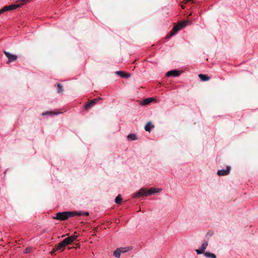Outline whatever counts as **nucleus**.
I'll return each instance as SVG.
<instances>
[{
  "label": "nucleus",
  "mask_w": 258,
  "mask_h": 258,
  "mask_svg": "<svg viewBox=\"0 0 258 258\" xmlns=\"http://www.w3.org/2000/svg\"><path fill=\"white\" fill-rule=\"evenodd\" d=\"M161 189L160 188H156L155 187L151 188L149 190L146 189L141 188L138 192L133 194L134 198H138L142 196H148L151 194H154L159 192Z\"/></svg>",
  "instance_id": "1"
},
{
  "label": "nucleus",
  "mask_w": 258,
  "mask_h": 258,
  "mask_svg": "<svg viewBox=\"0 0 258 258\" xmlns=\"http://www.w3.org/2000/svg\"><path fill=\"white\" fill-rule=\"evenodd\" d=\"M73 215V214L72 211L59 212L56 214V216L54 218L60 220H65L70 217H72Z\"/></svg>",
  "instance_id": "2"
},
{
  "label": "nucleus",
  "mask_w": 258,
  "mask_h": 258,
  "mask_svg": "<svg viewBox=\"0 0 258 258\" xmlns=\"http://www.w3.org/2000/svg\"><path fill=\"white\" fill-rule=\"evenodd\" d=\"M181 29L182 26L180 25L179 23L174 25L172 29L171 33L167 36V39H169L172 36L175 35L177 33V32Z\"/></svg>",
  "instance_id": "3"
},
{
  "label": "nucleus",
  "mask_w": 258,
  "mask_h": 258,
  "mask_svg": "<svg viewBox=\"0 0 258 258\" xmlns=\"http://www.w3.org/2000/svg\"><path fill=\"white\" fill-rule=\"evenodd\" d=\"M4 52L8 59V61L7 62V63H9L10 62L14 61L17 59L18 57L16 55L11 54L10 52H7L6 51H4Z\"/></svg>",
  "instance_id": "4"
},
{
  "label": "nucleus",
  "mask_w": 258,
  "mask_h": 258,
  "mask_svg": "<svg viewBox=\"0 0 258 258\" xmlns=\"http://www.w3.org/2000/svg\"><path fill=\"white\" fill-rule=\"evenodd\" d=\"M230 167L229 166H226V169H221L219 170L217 172V174L219 176H224V175H227L230 173Z\"/></svg>",
  "instance_id": "5"
},
{
  "label": "nucleus",
  "mask_w": 258,
  "mask_h": 258,
  "mask_svg": "<svg viewBox=\"0 0 258 258\" xmlns=\"http://www.w3.org/2000/svg\"><path fill=\"white\" fill-rule=\"evenodd\" d=\"M179 75L180 72L177 70H173L166 73V76L167 77H178Z\"/></svg>",
  "instance_id": "6"
},
{
  "label": "nucleus",
  "mask_w": 258,
  "mask_h": 258,
  "mask_svg": "<svg viewBox=\"0 0 258 258\" xmlns=\"http://www.w3.org/2000/svg\"><path fill=\"white\" fill-rule=\"evenodd\" d=\"M99 100H100V98L95 99L88 102L85 105V109L88 110L92 108L95 104H96L97 102Z\"/></svg>",
  "instance_id": "7"
},
{
  "label": "nucleus",
  "mask_w": 258,
  "mask_h": 258,
  "mask_svg": "<svg viewBox=\"0 0 258 258\" xmlns=\"http://www.w3.org/2000/svg\"><path fill=\"white\" fill-rule=\"evenodd\" d=\"M208 241H205L204 242L201 247L198 249H196V252L198 254H202L203 253H205L204 251L205 250V249L207 248V246H208Z\"/></svg>",
  "instance_id": "8"
},
{
  "label": "nucleus",
  "mask_w": 258,
  "mask_h": 258,
  "mask_svg": "<svg viewBox=\"0 0 258 258\" xmlns=\"http://www.w3.org/2000/svg\"><path fill=\"white\" fill-rule=\"evenodd\" d=\"M72 212L73 214V217H74L75 216H88L89 215V213L87 211H72Z\"/></svg>",
  "instance_id": "9"
},
{
  "label": "nucleus",
  "mask_w": 258,
  "mask_h": 258,
  "mask_svg": "<svg viewBox=\"0 0 258 258\" xmlns=\"http://www.w3.org/2000/svg\"><path fill=\"white\" fill-rule=\"evenodd\" d=\"M68 245L65 242L64 240L61 241L60 243L58 244V245L54 248L53 251H55L58 250H60L63 249L66 246Z\"/></svg>",
  "instance_id": "10"
},
{
  "label": "nucleus",
  "mask_w": 258,
  "mask_h": 258,
  "mask_svg": "<svg viewBox=\"0 0 258 258\" xmlns=\"http://www.w3.org/2000/svg\"><path fill=\"white\" fill-rule=\"evenodd\" d=\"M78 236H71L69 237L65 238L64 241L67 244V245L73 243L77 238Z\"/></svg>",
  "instance_id": "11"
},
{
  "label": "nucleus",
  "mask_w": 258,
  "mask_h": 258,
  "mask_svg": "<svg viewBox=\"0 0 258 258\" xmlns=\"http://www.w3.org/2000/svg\"><path fill=\"white\" fill-rule=\"evenodd\" d=\"M118 248L119 249L121 253H123L132 250L133 249V247L132 246H128L118 247Z\"/></svg>",
  "instance_id": "12"
},
{
  "label": "nucleus",
  "mask_w": 258,
  "mask_h": 258,
  "mask_svg": "<svg viewBox=\"0 0 258 258\" xmlns=\"http://www.w3.org/2000/svg\"><path fill=\"white\" fill-rule=\"evenodd\" d=\"M60 113H61L60 112H53L52 111H47L42 113V115L43 116L48 115H50V116H53V115L59 114Z\"/></svg>",
  "instance_id": "13"
},
{
  "label": "nucleus",
  "mask_w": 258,
  "mask_h": 258,
  "mask_svg": "<svg viewBox=\"0 0 258 258\" xmlns=\"http://www.w3.org/2000/svg\"><path fill=\"white\" fill-rule=\"evenodd\" d=\"M116 73L117 75L122 77V78H128L131 76L130 74H126L123 71H117Z\"/></svg>",
  "instance_id": "14"
},
{
  "label": "nucleus",
  "mask_w": 258,
  "mask_h": 258,
  "mask_svg": "<svg viewBox=\"0 0 258 258\" xmlns=\"http://www.w3.org/2000/svg\"><path fill=\"white\" fill-rule=\"evenodd\" d=\"M154 100L153 98H147L143 100L141 104L142 105H146L149 104Z\"/></svg>",
  "instance_id": "15"
},
{
  "label": "nucleus",
  "mask_w": 258,
  "mask_h": 258,
  "mask_svg": "<svg viewBox=\"0 0 258 258\" xmlns=\"http://www.w3.org/2000/svg\"><path fill=\"white\" fill-rule=\"evenodd\" d=\"M154 127V126L152 125L151 122H148L145 126V130L146 131L150 132L152 128Z\"/></svg>",
  "instance_id": "16"
},
{
  "label": "nucleus",
  "mask_w": 258,
  "mask_h": 258,
  "mask_svg": "<svg viewBox=\"0 0 258 258\" xmlns=\"http://www.w3.org/2000/svg\"><path fill=\"white\" fill-rule=\"evenodd\" d=\"M199 77L200 79L203 81H207L210 79V78L207 75L204 74H199Z\"/></svg>",
  "instance_id": "17"
},
{
  "label": "nucleus",
  "mask_w": 258,
  "mask_h": 258,
  "mask_svg": "<svg viewBox=\"0 0 258 258\" xmlns=\"http://www.w3.org/2000/svg\"><path fill=\"white\" fill-rule=\"evenodd\" d=\"M127 138L128 140L135 141L137 140V136L135 134H130L127 136Z\"/></svg>",
  "instance_id": "18"
},
{
  "label": "nucleus",
  "mask_w": 258,
  "mask_h": 258,
  "mask_svg": "<svg viewBox=\"0 0 258 258\" xmlns=\"http://www.w3.org/2000/svg\"><path fill=\"white\" fill-rule=\"evenodd\" d=\"M204 255L207 258H216V255L210 252H206L204 253Z\"/></svg>",
  "instance_id": "19"
},
{
  "label": "nucleus",
  "mask_w": 258,
  "mask_h": 258,
  "mask_svg": "<svg viewBox=\"0 0 258 258\" xmlns=\"http://www.w3.org/2000/svg\"><path fill=\"white\" fill-rule=\"evenodd\" d=\"M121 252L119 250L118 248H117L114 251H113V255L116 257V258H119L120 257Z\"/></svg>",
  "instance_id": "20"
},
{
  "label": "nucleus",
  "mask_w": 258,
  "mask_h": 258,
  "mask_svg": "<svg viewBox=\"0 0 258 258\" xmlns=\"http://www.w3.org/2000/svg\"><path fill=\"white\" fill-rule=\"evenodd\" d=\"M8 7L9 8V11H10V10H15L17 8H19V7H20V6L19 5H11L8 6Z\"/></svg>",
  "instance_id": "21"
},
{
  "label": "nucleus",
  "mask_w": 258,
  "mask_h": 258,
  "mask_svg": "<svg viewBox=\"0 0 258 258\" xmlns=\"http://www.w3.org/2000/svg\"><path fill=\"white\" fill-rule=\"evenodd\" d=\"M57 91L58 93L62 92L63 91V86L61 84L57 83Z\"/></svg>",
  "instance_id": "22"
},
{
  "label": "nucleus",
  "mask_w": 258,
  "mask_h": 258,
  "mask_svg": "<svg viewBox=\"0 0 258 258\" xmlns=\"http://www.w3.org/2000/svg\"><path fill=\"white\" fill-rule=\"evenodd\" d=\"M122 201V198L121 197L120 195H118L115 199V202L117 204H120L121 202Z\"/></svg>",
  "instance_id": "23"
},
{
  "label": "nucleus",
  "mask_w": 258,
  "mask_h": 258,
  "mask_svg": "<svg viewBox=\"0 0 258 258\" xmlns=\"http://www.w3.org/2000/svg\"><path fill=\"white\" fill-rule=\"evenodd\" d=\"M9 8L8 7V6H5L4 8L0 10V13H1V14H3L5 12L8 11Z\"/></svg>",
  "instance_id": "24"
},
{
  "label": "nucleus",
  "mask_w": 258,
  "mask_h": 258,
  "mask_svg": "<svg viewBox=\"0 0 258 258\" xmlns=\"http://www.w3.org/2000/svg\"><path fill=\"white\" fill-rule=\"evenodd\" d=\"M180 25L182 26V28L185 26H186L188 24V21H183V22H180L179 23Z\"/></svg>",
  "instance_id": "25"
},
{
  "label": "nucleus",
  "mask_w": 258,
  "mask_h": 258,
  "mask_svg": "<svg viewBox=\"0 0 258 258\" xmlns=\"http://www.w3.org/2000/svg\"><path fill=\"white\" fill-rule=\"evenodd\" d=\"M31 251V248L27 247L25 249V252L26 253H29Z\"/></svg>",
  "instance_id": "26"
},
{
  "label": "nucleus",
  "mask_w": 258,
  "mask_h": 258,
  "mask_svg": "<svg viewBox=\"0 0 258 258\" xmlns=\"http://www.w3.org/2000/svg\"><path fill=\"white\" fill-rule=\"evenodd\" d=\"M18 1H21V2H23V3H25L26 2L29 1V0H18Z\"/></svg>",
  "instance_id": "27"
},
{
  "label": "nucleus",
  "mask_w": 258,
  "mask_h": 258,
  "mask_svg": "<svg viewBox=\"0 0 258 258\" xmlns=\"http://www.w3.org/2000/svg\"><path fill=\"white\" fill-rule=\"evenodd\" d=\"M2 14L1 13H0V15Z\"/></svg>",
  "instance_id": "28"
}]
</instances>
